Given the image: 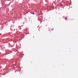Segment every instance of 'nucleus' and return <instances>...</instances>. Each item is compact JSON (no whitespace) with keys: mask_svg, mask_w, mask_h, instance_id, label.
Returning a JSON list of instances; mask_svg holds the SVG:
<instances>
[{"mask_svg":"<svg viewBox=\"0 0 78 78\" xmlns=\"http://www.w3.org/2000/svg\"><path fill=\"white\" fill-rule=\"evenodd\" d=\"M33 14H34V13H33Z\"/></svg>","mask_w":78,"mask_h":78,"instance_id":"nucleus-2","label":"nucleus"},{"mask_svg":"<svg viewBox=\"0 0 78 78\" xmlns=\"http://www.w3.org/2000/svg\"><path fill=\"white\" fill-rule=\"evenodd\" d=\"M60 5H61V6H62V4H61Z\"/></svg>","mask_w":78,"mask_h":78,"instance_id":"nucleus-1","label":"nucleus"}]
</instances>
